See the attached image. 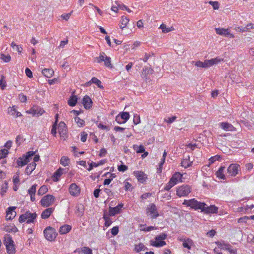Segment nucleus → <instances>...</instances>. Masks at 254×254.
<instances>
[{"instance_id": "obj_1", "label": "nucleus", "mask_w": 254, "mask_h": 254, "mask_svg": "<svg viewBox=\"0 0 254 254\" xmlns=\"http://www.w3.org/2000/svg\"><path fill=\"white\" fill-rule=\"evenodd\" d=\"M110 201V198L108 197L105 201V204L106 206H108V210H105L104 212L103 219L104 220V230H105V227L107 228L111 224V205Z\"/></svg>"}, {"instance_id": "obj_2", "label": "nucleus", "mask_w": 254, "mask_h": 254, "mask_svg": "<svg viewBox=\"0 0 254 254\" xmlns=\"http://www.w3.org/2000/svg\"><path fill=\"white\" fill-rule=\"evenodd\" d=\"M36 217L37 214L35 212L31 213L28 211L20 216L18 221L20 223L26 222L27 223H31L34 222Z\"/></svg>"}, {"instance_id": "obj_3", "label": "nucleus", "mask_w": 254, "mask_h": 254, "mask_svg": "<svg viewBox=\"0 0 254 254\" xmlns=\"http://www.w3.org/2000/svg\"><path fill=\"white\" fill-rule=\"evenodd\" d=\"M43 233L46 239L49 241L55 240L57 236L55 229L51 226L46 227Z\"/></svg>"}, {"instance_id": "obj_4", "label": "nucleus", "mask_w": 254, "mask_h": 254, "mask_svg": "<svg viewBox=\"0 0 254 254\" xmlns=\"http://www.w3.org/2000/svg\"><path fill=\"white\" fill-rule=\"evenodd\" d=\"M34 154L33 151H29L26 153V155H23L22 157L18 158L16 161L18 167H23L26 165Z\"/></svg>"}, {"instance_id": "obj_5", "label": "nucleus", "mask_w": 254, "mask_h": 254, "mask_svg": "<svg viewBox=\"0 0 254 254\" xmlns=\"http://www.w3.org/2000/svg\"><path fill=\"white\" fill-rule=\"evenodd\" d=\"M191 192L190 187L189 185H183L177 189V195L181 197L187 196Z\"/></svg>"}, {"instance_id": "obj_6", "label": "nucleus", "mask_w": 254, "mask_h": 254, "mask_svg": "<svg viewBox=\"0 0 254 254\" xmlns=\"http://www.w3.org/2000/svg\"><path fill=\"white\" fill-rule=\"evenodd\" d=\"M146 214L150 216L152 219H155L159 216L156 206L154 203L150 204L146 208Z\"/></svg>"}, {"instance_id": "obj_7", "label": "nucleus", "mask_w": 254, "mask_h": 254, "mask_svg": "<svg viewBox=\"0 0 254 254\" xmlns=\"http://www.w3.org/2000/svg\"><path fill=\"white\" fill-rule=\"evenodd\" d=\"M55 197L53 195L47 194L44 196L40 200L42 206L48 207L52 204L55 201Z\"/></svg>"}, {"instance_id": "obj_8", "label": "nucleus", "mask_w": 254, "mask_h": 254, "mask_svg": "<svg viewBox=\"0 0 254 254\" xmlns=\"http://www.w3.org/2000/svg\"><path fill=\"white\" fill-rule=\"evenodd\" d=\"M216 244L220 249L229 251L230 254H237V250L233 249L232 246L229 244L225 243L224 242H216Z\"/></svg>"}, {"instance_id": "obj_9", "label": "nucleus", "mask_w": 254, "mask_h": 254, "mask_svg": "<svg viewBox=\"0 0 254 254\" xmlns=\"http://www.w3.org/2000/svg\"><path fill=\"white\" fill-rule=\"evenodd\" d=\"M26 112L28 114H32L33 116H36L39 117L43 115L45 112L44 109L39 106H33L30 110L27 111Z\"/></svg>"}, {"instance_id": "obj_10", "label": "nucleus", "mask_w": 254, "mask_h": 254, "mask_svg": "<svg viewBox=\"0 0 254 254\" xmlns=\"http://www.w3.org/2000/svg\"><path fill=\"white\" fill-rule=\"evenodd\" d=\"M13 243V241L11 238H8L5 241V245L8 254H15V249Z\"/></svg>"}, {"instance_id": "obj_11", "label": "nucleus", "mask_w": 254, "mask_h": 254, "mask_svg": "<svg viewBox=\"0 0 254 254\" xmlns=\"http://www.w3.org/2000/svg\"><path fill=\"white\" fill-rule=\"evenodd\" d=\"M96 60L99 63L104 62V64L107 66H109L111 64L110 58L107 57L103 52L101 53L100 56L96 58Z\"/></svg>"}, {"instance_id": "obj_12", "label": "nucleus", "mask_w": 254, "mask_h": 254, "mask_svg": "<svg viewBox=\"0 0 254 254\" xmlns=\"http://www.w3.org/2000/svg\"><path fill=\"white\" fill-rule=\"evenodd\" d=\"M239 168L240 166L238 164H232L228 168V173L231 176H236L238 174Z\"/></svg>"}, {"instance_id": "obj_13", "label": "nucleus", "mask_w": 254, "mask_h": 254, "mask_svg": "<svg viewBox=\"0 0 254 254\" xmlns=\"http://www.w3.org/2000/svg\"><path fill=\"white\" fill-rule=\"evenodd\" d=\"M205 205H206L205 203L198 202L194 198H192L191 208L195 210L200 209L201 212H204Z\"/></svg>"}, {"instance_id": "obj_14", "label": "nucleus", "mask_w": 254, "mask_h": 254, "mask_svg": "<svg viewBox=\"0 0 254 254\" xmlns=\"http://www.w3.org/2000/svg\"><path fill=\"white\" fill-rule=\"evenodd\" d=\"M69 191L71 195L78 196L80 193V189L76 184L72 183L70 185Z\"/></svg>"}, {"instance_id": "obj_15", "label": "nucleus", "mask_w": 254, "mask_h": 254, "mask_svg": "<svg viewBox=\"0 0 254 254\" xmlns=\"http://www.w3.org/2000/svg\"><path fill=\"white\" fill-rule=\"evenodd\" d=\"M215 31L217 34L230 38L234 37V35L233 34L230 33L228 29L216 28H215Z\"/></svg>"}, {"instance_id": "obj_16", "label": "nucleus", "mask_w": 254, "mask_h": 254, "mask_svg": "<svg viewBox=\"0 0 254 254\" xmlns=\"http://www.w3.org/2000/svg\"><path fill=\"white\" fill-rule=\"evenodd\" d=\"M16 207L13 206L9 207L6 210V220H12L16 216V212L14 211Z\"/></svg>"}, {"instance_id": "obj_17", "label": "nucleus", "mask_w": 254, "mask_h": 254, "mask_svg": "<svg viewBox=\"0 0 254 254\" xmlns=\"http://www.w3.org/2000/svg\"><path fill=\"white\" fill-rule=\"evenodd\" d=\"M129 21V19L127 17H122V19L120 22L119 26L122 30V34L127 35L129 33L128 32H123L124 29L127 27V24L128 23Z\"/></svg>"}, {"instance_id": "obj_18", "label": "nucleus", "mask_w": 254, "mask_h": 254, "mask_svg": "<svg viewBox=\"0 0 254 254\" xmlns=\"http://www.w3.org/2000/svg\"><path fill=\"white\" fill-rule=\"evenodd\" d=\"M82 104L85 109H89L92 107V101L89 96L86 95L82 99Z\"/></svg>"}, {"instance_id": "obj_19", "label": "nucleus", "mask_w": 254, "mask_h": 254, "mask_svg": "<svg viewBox=\"0 0 254 254\" xmlns=\"http://www.w3.org/2000/svg\"><path fill=\"white\" fill-rule=\"evenodd\" d=\"M218 208L214 205H210V206L205 205L204 212L207 214L209 213H217Z\"/></svg>"}, {"instance_id": "obj_20", "label": "nucleus", "mask_w": 254, "mask_h": 254, "mask_svg": "<svg viewBox=\"0 0 254 254\" xmlns=\"http://www.w3.org/2000/svg\"><path fill=\"white\" fill-rule=\"evenodd\" d=\"M135 176L138 181L140 183H144L147 179V176L143 172L141 171H136L134 172Z\"/></svg>"}, {"instance_id": "obj_21", "label": "nucleus", "mask_w": 254, "mask_h": 254, "mask_svg": "<svg viewBox=\"0 0 254 254\" xmlns=\"http://www.w3.org/2000/svg\"><path fill=\"white\" fill-rule=\"evenodd\" d=\"M220 127L226 131H233L235 128L232 125L226 122H222L220 124Z\"/></svg>"}, {"instance_id": "obj_22", "label": "nucleus", "mask_w": 254, "mask_h": 254, "mask_svg": "<svg viewBox=\"0 0 254 254\" xmlns=\"http://www.w3.org/2000/svg\"><path fill=\"white\" fill-rule=\"evenodd\" d=\"M65 173H66V171H65V169H63L61 168H59L54 173L53 176V180L54 181H58L59 178L62 176V175Z\"/></svg>"}, {"instance_id": "obj_23", "label": "nucleus", "mask_w": 254, "mask_h": 254, "mask_svg": "<svg viewBox=\"0 0 254 254\" xmlns=\"http://www.w3.org/2000/svg\"><path fill=\"white\" fill-rule=\"evenodd\" d=\"M71 229V226L69 225H64L60 227L59 233L61 235L65 234L68 233Z\"/></svg>"}, {"instance_id": "obj_24", "label": "nucleus", "mask_w": 254, "mask_h": 254, "mask_svg": "<svg viewBox=\"0 0 254 254\" xmlns=\"http://www.w3.org/2000/svg\"><path fill=\"white\" fill-rule=\"evenodd\" d=\"M58 132L61 136H63L66 133V128L65 124L63 122H61L59 125Z\"/></svg>"}, {"instance_id": "obj_25", "label": "nucleus", "mask_w": 254, "mask_h": 254, "mask_svg": "<svg viewBox=\"0 0 254 254\" xmlns=\"http://www.w3.org/2000/svg\"><path fill=\"white\" fill-rule=\"evenodd\" d=\"M115 5H112V11L115 12L116 13L117 12L119 9L122 10H126V8H127L126 5L119 3V2L117 1H115Z\"/></svg>"}, {"instance_id": "obj_26", "label": "nucleus", "mask_w": 254, "mask_h": 254, "mask_svg": "<svg viewBox=\"0 0 254 254\" xmlns=\"http://www.w3.org/2000/svg\"><path fill=\"white\" fill-rule=\"evenodd\" d=\"M53 211L52 208H48L44 210L41 214V217L42 219H46L49 217L51 213Z\"/></svg>"}, {"instance_id": "obj_27", "label": "nucleus", "mask_w": 254, "mask_h": 254, "mask_svg": "<svg viewBox=\"0 0 254 254\" xmlns=\"http://www.w3.org/2000/svg\"><path fill=\"white\" fill-rule=\"evenodd\" d=\"M182 177V175L180 173L176 172L173 175L170 180L172 181V182L175 183V184H177L179 181H182L181 180Z\"/></svg>"}, {"instance_id": "obj_28", "label": "nucleus", "mask_w": 254, "mask_h": 254, "mask_svg": "<svg viewBox=\"0 0 254 254\" xmlns=\"http://www.w3.org/2000/svg\"><path fill=\"white\" fill-rule=\"evenodd\" d=\"M36 164L35 162H32L28 164L25 169V173L27 175H30L32 173V171L35 169Z\"/></svg>"}, {"instance_id": "obj_29", "label": "nucleus", "mask_w": 254, "mask_h": 254, "mask_svg": "<svg viewBox=\"0 0 254 254\" xmlns=\"http://www.w3.org/2000/svg\"><path fill=\"white\" fill-rule=\"evenodd\" d=\"M42 73L45 77L51 78L54 74V71L52 69L45 68L42 70Z\"/></svg>"}, {"instance_id": "obj_30", "label": "nucleus", "mask_w": 254, "mask_h": 254, "mask_svg": "<svg viewBox=\"0 0 254 254\" xmlns=\"http://www.w3.org/2000/svg\"><path fill=\"white\" fill-rule=\"evenodd\" d=\"M77 102V97L76 95H71L68 101V104L71 107H74L76 105Z\"/></svg>"}, {"instance_id": "obj_31", "label": "nucleus", "mask_w": 254, "mask_h": 254, "mask_svg": "<svg viewBox=\"0 0 254 254\" xmlns=\"http://www.w3.org/2000/svg\"><path fill=\"white\" fill-rule=\"evenodd\" d=\"M225 168V167L222 166L219 169V170L216 173V175L217 177L223 180L226 179V177L223 174Z\"/></svg>"}, {"instance_id": "obj_32", "label": "nucleus", "mask_w": 254, "mask_h": 254, "mask_svg": "<svg viewBox=\"0 0 254 254\" xmlns=\"http://www.w3.org/2000/svg\"><path fill=\"white\" fill-rule=\"evenodd\" d=\"M181 240L183 242V246L184 248H187L189 250L191 249V246L193 243L191 239H187V240L184 239V240L181 239Z\"/></svg>"}, {"instance_id": "obj_33", "label": "nucleus", "mask_w": 254, "mask_h": 254, "mask_svg": "<svg viewBox=\"0 0 254 254\" xmlns=\"http://www.w3.org/2000/svg\"><path fill=\"white\" fill-rule=\"evenodd\" d=\"M123 206V204L121 203L115 207H112V216L120 213Z\"/></svg>"}, {"instance_id": "obj_34", "label": "nucleus", "mask_w": 254, "mask_h": 254, "mask_svg": "<svg viewBox=\"0 0 254 254\" xmlns=\"http://www.w3.org/2000/svg\"><path fill=\"white\" fill-rule=\"evenodd\" d=\"M166 242L163 240H159L155 241H151V245L156 247H160L165 246Z\"/></svg>"}, {"instance_id": "obj_35", "label": "nucleus", "mask_w": 254, "mask_h": 254, "mask_svg": "<svg viewBox=\"0 0 254 254\" xmlns=\"http://www.w3.org/2000/svg\"><path fill=\"white\" fill-rule=\"evenodd\" d=\"M70 163V159L66 156H63L61 157L60 160V163L64 166L66 167L68 166Z\"/></svg>"}, {"instance_id": "obj_36", "label": "nucleus", "mask_w": 254, "mask_h": 254, "mask_svg": "<svg viewBox=\"0 0 254 254\" xmlns=\"http://www.w3.org/2000/svg\"><path fill=\"white\" fill-rule=\"evenodd\" d=\"M148 249L143 244L140 243L139 245H135V250L138 253L141 251L147 250Z\"/></svg>"}, {"instance_id": "obj_37", "label": "nucleus", "mask_w": 254, "mask_h": 254, "mask_svg": "<svg viewBox=\"0 0 254 254\" xmlns=\"http://www.w3.org/2000/svg\"><path fill=\"white\" fill-rule=\"evenodd\" d=\"M48 189L46 186L43 185L40 187L38 191V194L39 195H42L45 194L47 192Z\"/></svg>"}, {"instance_id": "obj_38", "label": "nucleus", "mask_w": 254, "mask_h": 254, "mask_svg": "<svg viewBox=\"0 0 254 254\" xmlns=\"http://www.w3.org/2000/svg\"><path fill=\"white\" fill-rule=\"evenodd\" d=\"M91 82L92 83L96 84L97 86L101 89H103L104 88L103 86L101 85V82L100 80L97 79L96 77H92L91 79Z\"/></svg>"}, {"instance_id": "obj_39", "label": "nucleus", "mask_w": 254, "mask_h": 254, "mask_svg": "<svg viewBox=\"0 0 254 254\" xmlns=\"http://www.w3.org/2000/svg\"><path fill=\"white\" fill-rule=\"evenodd\" d=\"M120 117L124 120L126 123L129 118V114L128 112H122L120 114H119Z\"/></svg>"}, {"instance_id": "obj_40", "label": "nucleus", "mask_w": 254, "mask_h": 254, "mask_svg": "<svg viewBox=\"0 0 254 254\" xmlns=\"http://www.w3.org/2000/svg\"><path fill=\"white\" fill-rule=\"evenodd\" d=\"M190 157L188 156V159H184L182 162V165L185 168H188L191 166L192 162H190Z\"/></svg>"}, {"instance_id": "obj_41", "label": "nucleus", "mask_w": 254, "mask_h": 254, "mask_svg": "<svg viewBox=\"0 0 254 254\" xmlns=\"http://www.w3.org/2000/svg\"><path fill=\"white\" fill-rule=\"evenodd\" d=\"M9 151L6 149H1L0 150V159L4 158L8 155Z\"/></svg>"}, {"instance_id": "obj_42", "label": "nucleus", "mask_w": 254, "mask_h": 254, "mask_svg": "<svg viewBox=\"0 0 254 254\" xmlns=\"http://www.w3.org/2000/svg\"><path fill=\"white\" fill-rule=\"evenodd\" d=\"M8 189V183L5 181L3 184H2L1 186V189L0 190V193L2 195H4V193L6 192L7 190Z\"/></svg>"}, {"instance_id": "obj_43", "label": "nucleus", "mask_w": 254, "mask_h": 254, "mask_svg": "<svg viewBox=\"0 0 254 254\" xmlns=\"http://www.w3.org/2000/svg\"><path fill=\"white\" fill-rule=\"evenodd\" d=\"M11 46L12 47L13 49H15L18 53L20 54L21 53V51L22 49L21 47L16 45L14 42H12L11 43Z\"/></svg>"}, {"instance_id": "obj_44", "label": "nucleus", "mask_w": 254, "mask_h": 254, "mask_svg": "<svg viewBox=\"0 0 254 254\" xmlns=\"http://www.w3.org/2000/svg\"><path fill=\"white\" fill-rule=\"evenodd\" d=\"M160 28L162 29V32L166 33L171 31L172 28L167 27L165 24H162L160 26Z\"/></svg>"}, {"instance_id": "obj_45", "label": "nucleus", "mask_w": 254, "mask_h": 254, "mask_svg": "<svg viewBox=\"0 0 254 254\" xmlns=\"http://www.w3.org/2000/svg\"><path fill=\"white\" fill-rule=\"evenodd\" d=\"M37 185H33L32 187L28 190V192L29 194L35 195Z\"/></svg>"}, {"instance_id": "obj_46", "label": "nucleus", "mask_w": 254, "mask_h": 254, "mask_svg": "<svg viewBox=\"0 0 254 254\" xmlns=\"http://www.w3.org/2000/svg\"><path fill=\"white\" fill-rule=\"evenodd\" d=\"M175 185V183L172 182V181L170 180L169 183L165 186L164 190H169Z\"/></svg>"}, {"instance_id": "obj_47", "label": "nucleus", "mask_w": 254, "mask_h": 254, "mask_svg": "<svg viewBox=\"0 0 254 254\" xmlns=\"http://www.w3.org/2000/svg\"><path fill=\"white\" fill-rule=\"evenodd\" d=\"M81 252L84 254H93L92 250L87 247L82 248Z\"/></svg>"}, {"instance_id": "obj_48", "label": "nucleus", "mask_w": 254, "mask_h": 254, "mask_svg": "<svg viewBox=\"0 0 254 254\" xmlns=\"http://www.w3.org/2000/svg\"><path fill=\"white\" fill-rule=\"evenodd\" d=\"M0 59L4 62L7 63L10 61L11 57L9 55H5L3 54L0 55Z\"/></svg>"}, {"instance_id": "obj_49", "label": "nucleus", "mask_w": 254, "mask_h": 254, "mask_svg": "<svg viewBox=\"0 0 254 254\" xmlns=\"http://www.w3.org/2000/svg\"><path fill=\"white\" fill-rule=\"evenodd\" d=\"M57 120L55 121V122L53 124L52 126V128L51 129V134H52L54 136H56L57 134Z\"/></svg>"}, {"instance_id": "obj_50", "label": "nucleus", "mask_w": 254, "mask_h": 254, "mask_svg": "<svg viewBox=\"0 0 254 254\" xmlns=\"http://www.w3.org/2000/svg\"><path fill=\"white\" fill-rule=\"evenodd\" d=\"M23 137L21 135H18L17 136L15 140V142L17 144V145H20L21 143L23 141Z\"/></svg>"}, {"instance_id": "obj_51", "label": "nucleus", "mask_w": 254, "mask_h": 254, "mask_svg": "<svg viewBox=\"0 0 254 254\" xmlns=\"http://www.w3.org/2000/svg\"><path fill=\"white\" fill-rule=\"evenodd\" d=\"M208 3L211 4L214 9H218L219 8V3L218 1H209Z\"/></svg>"}, {"instance_id": "obj_52", "label": "nucleus", "mask_w": 254, "mask_h": 254, "mask_svg": "<svg viewBox=\"0 0 254 254\" xmlns=\"http://www.w3.org/2000/svg\"><path fill=\"white\" fill-rule=\"evenodd\" d=\"M75 121L77 124L78 126L79 127H82L84 124V121L83 120L81 119L79 117L75 118Z\"/></svg>"}, {"instance_id": "obj_53", "label": "nucleus", "mask_w": 254, "mask_h": 254, "mask_svg": "<svg viewBox=\"0 0 254 254\" xmlns=\"http://www.w3.org/2000/svg\"><path fill=\"white\" fill-rule=\"evenodd\" d=\"M167 238V235L165 233H162L157 236H156L155 238V240L159 241V240H164L166 239Z\"/></svg>"}, {"instance_id": "obj_54", "label": "nucleus", "mask_w": 254, "mask_h": 254, "mask_svg": "<svg viewBox=\"0 0 254 254\" xmlns=\"http://www.w3.org/2000/svg\"><path fill=\"white\" fill-rule=\"evenodd\" d=\"M96 124H97L98 127L101 129H105L107 130H110V127L108 126H105V125H103L101 123H98V122Z\"/></svg>"}, {"instance_id": "obj_55", "label": "nucleus", "mask_w": 254, "mask_h": 254, "mask_svg": "<svg viewBox=\"0 0 254 254\" xmlns=\"http://www.w3.org/2000/svg\"><path fill=\"white\" fill-rule=\"evenodd\" d=\"M4 77L1 76L0 80V86L1 89L3 90L6 86V82L3 80Z\"/></svg>"}, {"instance_id": "obj_56", "label": "nucleus", "mask_w": 254, "mask_h": 254, "mask_svg": "<svg viewBox=\"0 0 254 254\" xmlns=\"http://www.w3.org/2000/svg\"><path fill=\"white\" fill-rule=\"evenodd\" d=\"M140 122V116L137 114L134 116L133 123L135 125H137Z\"/></svg>"}, {"instance_id": "obj_57", "label": "nucleus", "mask_w": 254, "mask_h": 254, "mask_svg": "<svg viewBox=\"0 0 254 254\" xmlns=\"http://www.w3.org/2000/svg\"><path fill=\"white\" fill-rule=\"evenodd\" d=\"M16 110L14 106H12V107H9L8 110V114L14 116L16 113Z\"/></svg>"}, {"instance_id": "obj_58", "label": "nucleus", "mask_w": 254, "mask_h": 254, "mask_svg": "<svg viewBox=\"0 0 254 254\" xmlns=\"http://www.w3.org/2000/svg\"><path fill=\"white\" fill-rule=\"evenodd\" d=\"M87 133L84 131L81 133V141L83 142L86 141L87 137Z\"/></svg>"}, {"instance_id": "obj_59", "label": "nucleus", "mask_w": 254, "mask_h": 254, "mask_svg": "<svg viewBox=\"0 0 254 254\" xmlns=\"http://www.w3.org/2000/svg\"><path fill=\"white\" fill-rule=\"evenodd\" d=\"M177 117L175 116H172V117L168 118V119H165V122H167L168 124L172 123L176 119Z\"/></svg>"}, {"instance_id": "obj_60", "label": "nucleus", "mask_w": 254, "mask_h": 254, "mask_svg": "<svg viewBox=\"0 0 254 254\" xmlns=\"http://www.w3.org/2000/svg\"><path fill=\"white\" fill-rule=\"evenodd\" d=\"M212 60L213 61L214 64H218V63H220L221 62L223 61V59L219 57H217L214 59H212Z\"/></svg>"}, {"instance_id": "obj_61", "label": "nucleus", "mask_w": 254, "mask_h": 254, "mask_svg": "<svg viewBox=\"0 0 254 254\" xmlns=\"http://www.w3.org/2000/svg\"><path fill=\"white\" fill-rule=\"evenodd\" d=\"M192 199H191L190 200H185L184 201V202L183 203V204L184 205H185L187 206H190L191 208V206H192Z\"/></svg>"}, {"instance_id": "obj_62", "label": "nucleus", "mask_w": 254, "mask_h": 254, "mask_svg": "<svg viewBox=\"0 0 254 254\" xmlns=\"http://www.w3.org/2000/svg\"><path fill=\"white\" fill-rule=\"evenodd\" d=\"M25 73L26 76L29 78H32L33 77L32 71L28 67L26 68L25 69Z\"/></svg>"}, {"instance_id": "obj_63", "label": "nucleus", "mask_w": 254, "mask_h": 254, "mask_svg": "<svg viewBox=\"0 0 254 254\" xmlns=\"http://www.w3.org/2000/svg\"><path fill=\"white\" fill-rule=\"evenodd\" d=\"M127 169V167L125 165L118 166V170L120 172H125Z\"/></svg>"}, {"instance_id": "obj_64", "label": "nucleus", "mask_w": 254, "mask_h": 254, "mask_svg": "<svg viewBox=\"0 0 254 254\" xmlns=\"http://www.w3.org/2000/svg\"><path fill=\"white\" fill-rule=\"evenodd\" d=\"M215 234V231L214 230H211L207 233L206 235L209 237L212 238L214 236Z\"/></svg>"}]
</instances>
